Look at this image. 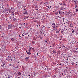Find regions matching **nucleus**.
<instances>
[{
	"label": "nucleus",
	"instance_id": "1",
	"mask_svg": "<svg viewBox=\"0 0 78 78\" xmlns=\"http://www.w3.org/2000/svg\"><path fill=\"white\" fill-rule=\"evenodd\" d=\"M66 4H63L62 6L61 7V10H66Z\"/></svg>",
	"mask_w": 78,
	"mask_h": 78
},
{
	"label": "nucleus",
	"instance_id": "2",
	"mask_svg": "<svg viewBox=\"0 0 78 78\" xmlns=\"http://www.w3.org/2000/svg\"><path fill=\"white\" fill-rule=\"evenodd\" d=\"M10 11H11V14L12 16H14V10L13 9H10Z\"/></svg>",
	"mask_w": 78,
	"mask_h": 78
},
{
	"label": "nucleus",
	"instance_id": "3",
	"mask_svg": "<svg viewBox=\"0 0 78 78\" xmlns=\"http://www.w3.org/2000/svg\"><path fill=\"white\" fill-rule=\"evenodd\" d=\"M12 28V24L8 25V28L9 29H11Z\"/></svg>",
	"mask_w": 78,
	"mask_h": 78
},
{
	"label": "nucleus",
	"instance_id": "4",
	"mask_svg": "<svg viewBox=\"0 0 78 78\" xmlns=\"http://www.w3.org/2000/svg\"><path fill=\"white\" fill-rule=\"evenodd\" d=\"M15 69H16V70H18V69H19V66H16L15 67Z\"/></svg>",
	"mask_w": 78,
	"mask_h": 78
},
{
	"label": "nucleus",
	"instance_id": "5",
	"mask_svg": "<svg viewBox=\"0 0 78 78\" xmlns=\"http://www.w3.org/2000/svg\"><path fill=\"white\" fill-rule=\"evenodd\" d=\"M6 59L8 61H9V60H11V59H9V58L8 57L6 58Z\"/></svg>",
	"mask_w": 78,
	"mask_h": 78
},
{
	"label": "nucleus",
	"instance_id": "6",
	"mask_svg": "<svg viewBox=\"0 0 78 78\" xmlns=\"http://www.w3.org/2000/svg\"><path fill=\"white\" fill-rule=\"evenodd\" d=\"M28 59H29V57H26V58H25V60L26 61H28Z\"/></svg>",
	"mask_w": 78,
	"mask_h": 78
},
{
	"label": "nucleus",
	"instance_id": "7",
	"mask_svg": "<svg viewBox=\"0 0 78 78\" xmlns=\"http://www.w3.org/2000/svg\"><path fill=\"white\" fill-rule=\"evenodd\" d=\"M8 14L6 13L5 14V16L6 17H8V14H9V13H8V12H6Z\"/></svg>",
	"mask_w": 78,
	"mask_h": 78
},
{
	"label": "nucleus",
	"instance_id": "8",
	"mask_svg": "<svg viewBox=\"0 0 78 78\" xmlns=\"http://www.w3.org/2000/svg\"><path fill=\"white\" fill-rule=\"evenodd\" d=\"M22 26V24H20L19 25V28H21Z\"/></svg>",
	"mask_w": 78,
	"mask_h": 78
},
{
	"label": "nucleus",
	"instance_id": "9",
	"mask_svg": "<svg viewBox=\"0 0 78 78\" xmlns=\"http://www.w3.org/2000/svg\"><path fill=\"white\" fill-rule=\"evenodd\" d=\"M20 75H21V73L19 72L18 73V76H20Z\"/></svg>",
	"mask_w": 78,
	"mask_h": 78
},
{
	"label": "nucleus",
	"instance_id": "10",
	"mask_svg": "<svg viewBox=\"0 0 78 78\" xmlns=\"http://www.w3.org/2000/svg\"><path fill=\"white\" fill-rule=\"evenodd\" d=\"M27 54H28V55H31V53H30V52H27Z\"/></svg>",
	"mask_w": 78,
	"mask_h": 78
},
{
	"label": "nucleus",
	"instance_id": "11",
	"mask_svg": "<svg viewBox=\"0 0 78 78\" xmlns=\"http://www.w3.org/2000/svg\"><path fill=\"white\" fill-rule=\"evenodd\" d=\"M32 43L34 45V44H35V42H34V41H33L32 42Z\"/></svg>",
	"mask_w": 78,
	"mask_h": 78
},
{
	"label": "nucleus",
	"instance_id": "12",
	"mask_svg": "<svg viewBox=\"0 0 78 78\" xmlns=\"http://www.w3.org/2000/svg\"><path fill=\"white\" fill-rule=\"evenodd\" d=\"M13 17L14 18V19H13L14 21H16V20H17V19L14 18V17Z\"/></svg>",
	"mask_w": 78,
	"mask_h": 78
},
{
	"label": "nucleus",
	"instance_id": "13",
	"mask_svg": "<svg viewBox=\"0 0 78 78\" xmlns=\"http://www.w3.org/2000/svg\"><path fill=\"white\" fill-rule=\"evenodd\" d=\"M59 33V31L58 30L56 31V33Z\"/></svg>",
	"mask_w": 78,
	"mask_h": 78
},
{
	"label": "nucleus",
	"instance_id": "14",
	"mask_svg": "<svg viewBox=\"0 0 78 78\" xmlns=\"http://www.w3.org/2000/svg\"><path fill=\"white\" fill-rule=\"evenodd\" d=\"M11 41H14V38H12L11 39Z\"/></svg>",
	"mask_w": 78,
	"mask_h": 78
},
{
	"label": "nucleus",
	"instance_id": "15",
	"mask_svg": "<svg viewBox=\"0 0 78 78\" xmlns=\"http://www.w3.org/2000/svg\"><path fill=\"white\" fill-rule=\"evenodd\" d=\"M39 36L40 39H42V37H41V35H39Z\"/></svg>",
	"mask_w": 78,
	"mask_h": 78
},
{
	"label": "nucleus",
	"instance_id": "16",
	"mask_svg": "<svg viewBox=\"0 0 78 78\" xmlns=\"http://www.w3.org/2000/svg\"><path fill=\"white\" fill-rule=\"evenodd\" d=\"M74 31H75V30H73V31H72V33H74Z\"/></svg>",
	"mask_w": 78,
	"mask_h": 78
},
{
	"label": "nucleus",
	"instance_id": "17",
	"mask_svg": "<svg viewBox=\"0 0 78 78\" xmlns=\"http://www.w3.org/2000/svg\"><path fill=\"white\" fill-rule=\"evenodd\" d=\"M53 53H54V54H56V52H55V51H54V50H53Z\"/></svg>",
	"mask_w": 78,
	"mask_h": 78
},
{
	"label": "nucleus",
	"instance_id": "18",
	"mask_svg": "<svg viewBox=\"0 0 78 78\" xmlns=\"http://www.w3.org/2000/svg\"><path fill=\"white\" fill-rule=\"evenodd\" d=\"M15 14H18V12H15Z\"/></svg>",
	"mask_w": 78,
	"mask_h": 78
},
{
	"label": "nucleus",
	"instance_id": "19",
	"mask_svg": "<svg viewBox=\"0 0 78 78\" xmlns=\"http://www.w3.org/2000/svg\"><path fill=\"white\" fill-rule=\"evenodd\" d=\"M75 4H78V2L77 1L76 2H75Z\"/></svg>",
	"mask_w": 78,
	"mask_h": 78
},
{
	"label": "nucleus",
	"instance_id": "20",
	"mask_svg": "<svg viewBox=\"0 0 78 78\" xmlns=\"http://www.w3.org/2000/svg\"><path fill=\"white\" fill-rule=\"evenodd\" d=\"M48 77H50V75L48 74Z\"/></svg>",
	"mask_w": 78,
	"mask_h": 78
},
{
	"label": "nucleus",
	"instance_id": "21",
	"mask_svg": "<svg viewBox=\"0 0 78 78\" xmlns=\"http://www.w3.org/2000/svg\"><path fill=\"white\" fill-rule=\"evenodd\" d=\"M33 40H34V41H35V40H36V38L35 37H34L33 38Z\"/></svg>",
	"mask_w": 78,
	"mask_h": 78
},
{
	"label": "nucleus",
	"instance_id": "22",
	"mask_svg": "<svg viewBox=\"0 0 78 78\" xmlns=\"http://www.w3.org/2000/svg\"><path fill=\"white\" fill-rule=\"evenodd\" d=\"M71 64H72V65H74V62H72L71 63Z\"/></svg>",
	"mask_w": 78,
	"mask_h": 78
},
{
	"label": "nucleus",
	"instance_id": "23",
	"mask_svg": "<svg viewBox=\"0 0 78 78\" xmlns=\"http://www.w3.org/2000/svg\"><path fill=\"white\" fill-rule=\"evenodd\" d=\"M24 14H27V12H24Z\"/></svg>",
	"mask_w": 78,
	"mask_h": 78
},
{
	"label": "nucleus",
	"instance_id": "24",
	"mask_svg": "<svg viewBox=\"0 0 78 78\" xmlns=\"http://www.w3.org/2000/svg\"><path fill=\"white\" fill-rule=\"evenodd\" d=\"M76 12H78V10L77 9H76Z\"/></svg>",
	"mask_w": 78,
	"mask_h": 78
},
{
	"label": "nucleus",
	"instance_id": "25",
	"mask_svg": "<svg viewBox=\"0 0 78 78\" xmlns=\"http://www.w3.org/2000/svg\"><path fill=\"white\" fill-rule=\"evenodd\" d=\"M59 5H61V6H62V3H59Z\"/></svg>",
	"mask_w": 78,
	"mask_h": 78
},
{
	"label": "nucleus",
	"instance_id": "26",
	"mask_svg": "<svg viewBox=\"0 0 78 78\" xmlns=\"http://www.w3.org/2000/svg\"><path fill=\"white\" fill-rule=\"evenodd\" d=\"M72 24H70V25H69V27H72Z\"/></svg>",
	"mask_w": 78,
	"mask_h": 78
},
{
	"label": "nucleus",
	"instance_id": "27",
	"mask_svg": "<svg viewBox=\"0 0 78 78\" xmlns=\"http://www.w3.org/2000/svg\"><path fill=\"white\" fill-rule=\"evenodd\" d=\"M56 26H59V24L56 23Z\"/></svg>",
	"mask_w": 78,
	"mask_h": 78
},
{
	"label": "nucleus",
	"instance_id": "28",
	"mask_svg": "<svg viewBox=\"0 0 78 78\" xmlns=\"http://www.w3.org/2000/svg\"><path fill=\"white\" fill-rule=\"evenodd\" d=\"M52 25H55V23H53L52 24Z\"/></svg>",
	"mask_w": 78,
	"mask_h": 78
},
{
	"label": "nucleus",
	"instance_id": "29",
	"mask_svg": "<svg viewBox=\"0 0 78 78\" xmlns=\"http://www.w3.org/2000/svg\"><path fill=\"white\" fill-rule=\"evenodd\" d=\"M6 11L7 12H8V11H9V10L7 9H6Z\"/></svg>",
	"mask_w": 78,
	"mask_h": 78
},
{
	"label": "nucleus",
	"instance_id": "30",
	"mask_svg": "<svg viewBox=\"0 0 78 78\" xmlns=\"http://www.w3.org/2000/svg\"><path fill=\"white\" fill-rule=\"evenodd\" d=\"M57 53H60V51H57Z\"/></svg>",
	"mask_w": 78,
	"mask_h": 78
},
{
	"label": "nucleus",
	"instance_id": "31",
	"mask_svg": "<svg viewBox=\"0 0 78 78\" xmlns=\"http://www.w3.org/2000/svg\"><path fill=\"white\" fill-rule=\"evenodd\" d=\"M32 50L34 51V48H32Z\"/></svg>",
	"mask_w": 78,
	"mask_h": 78
},
{
	"label": "nucleus",
	"instance_id": "32",
	"mask_svg": "<svg viewBox=\"0 0 78 78\" xmlns=\"http://www.w3.org/2000/svg\"><path fill=\"white\" fill-rule=\"evenodd\" d=\"M29 17V16H27V17H26V18H24V19H27V18H28V17Z\"/></svg>",
	"mask_w": 78,
	"mask_h": 78
},
{
	"label": "nucleus",
	"instance_id": "33",
	"mask_svg": "<svg viewBox=\"0 0 78 78\" xmlns=\"http://www.w3.org/2000/svg\"><path fill=\"white\" fill-rule=\"evenodd\" d=\"M22 69H24V68H23V66H22Z\"/></svg>",
	"mask_w": 78,
	"mask_h": 78
},
{
	"label": "nucleus",
	"instance_id": "34",
	"mask_svg": "<svg viewBox=\"0 0 78 78\" xmlns=\"http://www.w3.org/2000/svg\"><path fill=\"white\" fill-rule=\"evenodd\" d=\"M46 6V7H47V8H49V6Z\"/></svg>",
	"mask_w": 78,
	"mask_h": 78
},
{
	"label": "nucleus",
	"instance_id": "35",
	"mask_svg": "<svg viewBox=\"0 0 78 78\" xmlns=\"http://www.w3.org/2000/svg\"><path fill=\"white\" fill-rule=\"evenodd\" d=\"M44 27H44V26L43 25V27H42V28H44Z\"/></svg>",
	"mask_w": 78,
	"mask_h": 78
},
{
	"label": "nucleus",
	"instance_id": "36",
	"mask_svg": "<svg viewBox=\"0 0 78 78\" xmlns=\"http://www.w3.org/2000/svg\"><path fill=\"white\" fill-rule=\"evenodd\" d=\"M64 19H65V18H63V21H64Z\"/></svg>",
	"mask_w": 78,
	"mask_h": 78
},
{
	"label": "nucleus",
	"instance_id": "37",
	"mask_svg": "<svg viewBox=\"0 0 78 78\" xmlns=\"http://www.w3.org/2000/svg\"><path fill=\"white\" fill-rule=\"evenodd\" d=\"M3 65H5V62L3 63Z\"/></svg>",
	"mask_w": 78,
	"mask_h": 78
},
{
	"label": "nucleus",
	"instance_id": "38",
	"mask_svg": "<svg viewBox=\"0 0 78 78\" xmlns=\"http://www.w3.org/2000/svg\"><path fill=\"white\" fill-rule=\"evenodd\" d=\"M63 32L62 31H61V33H62V34H63Z\"/></svg>",
	"mask_w": 78,
	"mask_h": 78
},
{
	"label": "nucleus",
	"instance_id": "39",
	"mask_svg": "<svg viewBox=\"0 0 78 78\" xmlns=\"http://www.w3.org/2000/svg\"><path fill=\"white\" fill-rule=\"evenodd\" d=\"M28 51H31V50H30L29 49Z\"/></svg>",
	"mask_w": 78,
	"mask_h": 78
},
{
	"label": "nucleus",
	"instance_id": "40",
	"mask_svg": "<svg viewBox=\"0 0 78 78\" xmlns=\"http://www.w3.org/2000/svg\"><path fill=\"white\" fill-rule=\"evenodd\" d=\"M29 50H31V48H30V49H29Z\"/></svg>",
	"mask_w": 78,
	"mask_h": 78
},
{
	"label": "nucleus",
	"instance_id": "41",
	"mask_svg": "<svg viewBox=\"0 0 78 78\" xmlns=\"http://www.w3.org/2000/svg\"><path fill=\"white\" fill-rule=\"evenodd\" d=\"M51 8V6H50V8H49V9H50Z\"/></svg>",
	"mask_w": 78,
	"mask_h": 78
},
{
	"label": "nucleus",
	"instance_id": "42",
	"mask_svg": "<svg viewBox=\"0 0 78 78\" xmlns=\"http://www.w3.org/2000/svg\"><path fill=\"white\" fill-rule=\"evenodd\" d=\"M53 27V28H54L55 27V26H53L52 27V28Z\"/></svg>",
	"mask_w": 78,
	"mask_h": 78
},
{
	"label": "nucleus",
	"instance_id": "43",
	"mask_svg": "<svg viewBox=\"0 0 78 78\" xmlns=\"http://www.w3.org/2000/svg\"><path fill=\"white\" fill-rule=\"evenodd\" d=\"M76 7H78V6H77V5H76Z\"/></svg>",
	"mask_w": 78,
	"mask_h": 78
},
{
	"label": "nucleus",
	"instance_id": "44",
	"mask_svg": "<svg viewBox=\"0 0 78 78\" xmlns=\"http://www.w3.org/2000/svg\"><path fill=\"white\" fill-rule=\"evenodd\" d=\"M59 13H61V11H59Z\"/></svg>",
	"mask_w": 78,
	"mask_h": 78
},
{
	"label": "nucleus",
	"instance_id": "45",
	"mask_svg": "<svg viewBox=\"0 0 78 78\" xmlns=\"http://www.w3.org/2000/svg\"><path fill=\"white\" fill-rule=\"evenodd\" d=\"M74 2H75H75H76V1H75V0L74 1Z\"/></svg>",
	"mask_w": 78,
	"mask_h": 78
},
{
	"label": "nucleus",
	"instance_id": "46",
	"mask_svg": "<svg viewBox=\"0 0 78 78\" xmlns=\"http://www.w3.org/2000/svg\"><path fill=\"white\" fill-rule=\"evenodd\" d=\"M2 8H3V6H2Z\"/></svg>",
	"mask_w": 78,
	"mask_h": 78
},
{
	"label": "nucleus",
	"instance_id": "47",
	"mask_svg": "<svg viewBox=\"0 0 78 78\" xmlns=\"http://www.w3.org/2000/svg\"><path fill=\"white\" fill-rule=\"evenodd\" d=\"M37 27H38V25L37 24Z\"/></svg>",
	"mask_w": 78,
	"mask_h": 78
},
{
	"label": "nucleus",
	"instance_id": "48",
	"mask_svg": "<svg viewBox=\"0 0 78 78\" xmlns=\"http://www.w3.org/2000/svg\"><path fill=\"white\" fill-rule=\"evenodd\" d=\"M45 42H47V41H45Z\"/></svg>",
	"mask_w": 78,
	"mask_h": 78
},
{
	"label": "nucleus",
	"instance_id": "49",
	"mask_svg": "<svg viewBox=\"0 0 78 78\" xmlns=\"http://www.w3.org/2000/svg\"><path fill=\"white\" fill-rule=\"evenodd\" d=\"M58 12H57V14H58Z\"/></svg>",
	"mask_w": 78,
	"mask_h": 78
},
{
	"label": "nucleus",
	"instance_id": "50",
	"mask_svg": "<svg viewBox=\"0 0 78 78\" xmlns=\"http://www.w3.org/2000/svg\"><path fill=\"white\" fill-rule=\"evenodd\" d=\"M24 10H26V9H24Z\"/></svg>",
	"mask_w": 78,
	"mask_h": 78
},
{
	"label": "nucleus",
	"instance_id": "51",
	"mask_svg": "<svg viewBox=\"0 0 78 78\" xmlns=\"http://www.w3.org/2000/svg\"><path fill=\"white\" fill-rule=\"evenodd\" d=\"M45 70H47V69L45 68Z\"/></svg>",
	"mask_w": 78,
	"mask_h": 78
},
{
	"label": "nucleus",
	"instance_id": "52",
	"mask_svg": "<svg viewBox=\"0 0 78 78\" xmlns=\"http://www.w3.org/2000/svg\"><path fill=\"white\" fill-rule=\"evenodd\" d=\"M56 77V76H55V77Z\"/></svg>",
	"mask_w": 78,
	"mask_h": 78
},
{
	"label": "nucleus",
	"instance_id": "53",
	"mask_svg": "<svg viewBox=\"0 0 78 78\" xmlns=\"http://www.w3.org/2000/svg\"><path fill=\"white\" fill-rule=\"evenodd\" d=\"M22 36H23L24 35L23 34H22Z\"/></svg>",
	"mask_w": 78,
	"mask_h": 78
},
{
	"label": "nucleus",
	"instance_id": "54",
	"mask_svg": "<svg viewBox=\"0 0 78 78\" xmlns=\"http://www.w3.org/2000/svg\"><path fill=\"white\" fill-rule=\"evenodd\" d=\"M66 20H67V21H68V20H67V19H66Z\"/></svg>",
	"mask_w": 78,
	"mask_h": 78
},
{
	"label": "nucleus",
	"instance_id": "55",
	"mask_svg": "<svg viewBox=\"0 0 78 78\" xmlns=\"http://www.w3.org/2000/svg\"><path fill=\"white\" fill-rule=\"evenodd\" d=\"M59 65L60 66H61V64H59Z\"/></svg>",
	"mask_w": 78,
	"mask_h": 78
},
{
	"label": "nucleus",
	"instance_id": "56",
	"mask_svg": "<svg viewBox=\"0 0 78 78\" xmlns=\"http://www.w3.org/2000/svg\"><path fill=\"white\" fill-rule=\"evenodd\" d=\"M53 12H55V11H53Z\"/></svg>",
	"mask_w": 78,
	"mask_h": 78
},
{
	"label": "nucleus",
	"instance_id": "57",
	"mask_svg": "<svg viewBox=\"0 0 78 78\" xmlns=\"http://www.w3.org/2000/svg\"><path fill=\"white\" fill-rule=\"evenodd\" d=\"M30 76V75H28L29 76Z\"/></svg>",
	"mask_w": 78,
	"mask_h": 78
},
{
	"label": "nucleus",
	"instance_id": "58",
	"mask_svg": "<svg viewBox=\"0 0 78 78\" xmlns=\"http://www.w3.org/2000/svg\"><path fill=\"white\" fill-rule=\"evenodd\" d=\"M9 66H11V64H9Z\"/></svg>",
	"mask_w": 78,
	"mask_h": 78
},
{
	"label": "nucleus",
	"instance_id": "59",
	"mask_svg": "<svg viewBox=\"0 0 78 78\" xmlns=\"http://www.w3.org/2000/svg\"><path fill=\"white\" fill-rule=\"evenodd\" d=\"M19 36H20V35H19Z\"/></svg>",
	"mask_w": 78,
	"mask_h": 78
},
{
	"label": "nucleus",
	"instance_id": "60",
	"mask_svg": "<svg viewBox=\"0 0 78 78\" xmlns=\"http://www.w3.org/2000/svg\"><path fill=\"white\" fill-rule=\"evenodd\" d=\"M14 59H16V58L15 57L14 58Z\"/></svg>",
	"mask_w": 78,
	"mask_h": 78
},
{
	"label": "nucleus",
	"instance_id": "61",
	"mask_svg": "<svg viewBox=\"0 0 78 78\" xmlns=\"http://www.w3.org/2000/svg\"><path fill=\"white\" fill-rule=\"evenodd\" d=\"M63 2L64 3V1H63Z\"/></svg>",
	"mask_w": 78,
	"mask_h": 78
},
{
	"label": "nucleus",
	"instance_id": "62",
	"mask_svg": "<svg viewBox=\"0 0 78 78\" xmlns=\"http://www.w3.org/2000/svg\"><path fill=\"white\" fill-rule=\"evenodd\" d=\"M18 78H20V77H18Z\"/></svg>",
	"mask_w": 78,
	"mask_h": 78
},
{
	"label": "nucleus",
	"instance_id": "63",
	"mask_svg": "<svg viewBox=\"0 0 78 78\" xmlns=\"http://www.w3.org/2000/svg\"><path fill=\"white\" fill-rule=\"evenodd\" d=\"M62 75H63V73H62Z\"/></svg>",
	"mask_w": 78,
	"mask_h": 78
},
{
	"label": "nucleus",
	"instance_id": "64",
	"mask_svg": "<svg viewBox=\"0 0 78 78\" xmlns=\"http://www.w3.org/2000/svg\"><path fill=\"white\" fill-rule=\"evenodd\" d=\"M8 78H10V77H8Z\"/></svg>",
	"mask_w": 78,
	"mask_h": 78
}]
</instances>
